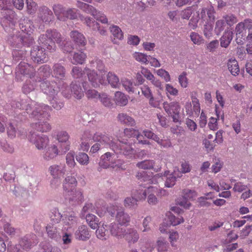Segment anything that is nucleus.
Returning <instances> with one entry per match:
<instances>
[{
  "label": "nucleus",
  "mask_w": 252,
  "mask_h": 252,
  "mask_svg": "<svg viewBox=\"0 0 252 252\" xmlns=\"http://www.w3.org/2000/svg\"><path fill=\"white\" fill-rule=\"evenodd\" d=\"M70 38L74 43L78 47H85L87 44V40L85 36L78 31H72L69 34Z\"/></svg>",
  "instance_id": "nucleus-19"
},
{
  "label": "nucleus",
  "mask_w": 252,
  "mask_h": 252,
  "mask_svg": "<svg viewBox=\"0 0 252 252\" xmlns=\"http://www.w3.org/2000/svg\"><path fill=\"white\" fill-rule=\"evenodd\" d=\"M128 244H134L137 242L139 238L137 230L133 228L126 229L124 237Z\"/></svg>",
  "instance_id": "nucleus-25"
},
{
  "label": "nucleus",
  "mask_w": 252,
  "mask_h": 252,
  "mask_svg": "<svg viewBox=\"0 0 252 252\" xmlns=\"http://www.w3.org/2000/svg\"><path fill=\"white\" fill-rule=\"evenodd\" d=\"M125 231L126 229L121 228L119 226V224L112 223L110 226V232L111 234L119 239L124 237Z\"/></svg>",
  "instance_id": "nucleus-42"
},
{
  "label": "nucleus",
  "mask_w": 252,
  "mask_h": 252,
  "mask_svg": "<svg viewBox=\"0 0 252 252\" xmlns=\"http://www.w3.org/2000/svg\"><path fill=\"white\" fill-rule=\"evenodd\" d=\"M183 194L184 199L179 202V204L185 209H189L191 206V204L188 199H193L197 195L196 192L194 190L185 189L183 191Z\"/></svg>",
  "instance_id": "nucleus-20"
},
{
  "label": "nucleus",
  "mask_w": 252,
  "mask_h": 252,
  "mask_svg": "<svg viewBox=\"0 0 252 252\" xmlns=\"http://www.w3.org/2000/svg\"><path fill=\"white\" fill-rule=\"evenodd\" d=\"M81 20L86 24L88 27L95 31L98 28L99 24L95 22L93 18L90 17H84L82 15L80 16Z\"/></svg>",
  "instance_id": "nucleus-47"
},
{
  "label": "nucleus",
  "mask_w": 252,
  "mask_h": 252,
  "mask_svg": "<svg viewBox=\"0 0 252 252\" xmlns=\"http://www.w3.org/2000/svg\"><path fill=\"white\" fill-rule=\"evenodd\" d=\"M136 176L141 182H147V184H156L158 182L156 181L157 179H161L160 176H159L158 174L156 175L152 179H149V177L147 176L146 172L145 171L138 172Z\"/></svg>",
  "instance_id": "nucleus-33"
},
{
  "label": "nucleus",
  "mask_w": 252,
  "mask_h": 252,
  "mask_svg": "<svg viewBox=\"0 0 252 252\" xmlns=\"http://www.w3.org/2000/svg\"><path fill=\"white\" fill-rule=\"evenodd\" d=\"M167 97L170 99V96H175L178 95V90L170 84H166L165 86Z\"/></svg>",
  "instance_id": "nucleus-50"
},
{
  "label": "nucleus",
  "mask_w": 252,
  "mask_h": 252,
  "mask_svg": "<svg viewBox=\"0 0 252 252\" xmlns=\"http://www.w3.org/2000/svg\"><path fill=\"white\" fill-rule=\"evenodd\" d=\"M86 220L91 228L95 229L97 227L98 220L95 216L89 214L86 216Z\"/></svg>",
  "instance_id": "nucleus-48"
},
{
  "label": "nucleus",
  "mask_w": 252,
  "mask_h": 252,
  "mask_svg": "<svg viewBox=\"0 0 252 252\" xmlns=\"http://www.w3.org/2000/svg\"><path fill=\"white\" fill-rule=\"evenodd\" d=\"M117 118L118 121L122 124L130 126H134L136 124L134 119L126 113H119Z\"/></svg>",
  "instance_id": "nucleus-35"
},
{
  "label": "nucleus",
  "mask_w": 252,
  "mask_h": 252,
  "mask_svg": "<svg viewBox=\"0 0 252 252\" xmlns=\"http://www.w3.org/2000/svg\"><path fill=\"white\" fill-rule=\"evenodd\" d=\"M140 188L138 189L134 190L132 192V195L138 201L145 200L148 192L147 187L142 188L141 185H140Z\"/></svg>",
  "instance_id": "nucleus-37"
},
{
  "label": "nucleus",
  "mask_w": 252,
  "mask_h": 252,
  "mask_svg": "<svg viewBox=\"0 0 252 252\" xmlns=\"http://www.w3.org/2000/svg\"><path fill=\"white\" fill-rule=\"evenodd\" d=\"M155 162L153 160H145L141 162H139L136 164V166L143 169H154Z\"/></svg>",
  "instance_id": "nucleus-52"
},
{
  "label": "nucleus",
  "mask_w": 252,
  "mask_h": 252,
  "mask_svg": "<svg viewBox=\"0 0 252 252\" xmlns=\"http://www.w3.org/2000/svg\"><path fill=\"white\" fill-rule=\"evenodd\" d=\"M65 69L64 66L60 63H56L53 67V75L55 78L63 80L65 77Z\"/></svg>",
  "instance_id": "nucleus-34"
},
{
  "label": "nucleus",
  "mask_w": 252,
  "mask_h": 252,
  "mask_svg": "<svg viewBox=\"0 0 252 252\" xmlns=\"http://www.w3.org/2000/svg\"><path fill=\"white\" fill-rule=\"evenodd\" d=\"M85 71L87 74L89 80L93 87H96L98 86L99 84L104 83V79L102 77H99L97 73L94 70H91L89 68L86 67Z\"/></svg>",
  "instance_id": "nucleus-18"
},
{
  "label": "nucleus",
  "mask_w": 252,
  "mask_h": 252,
  "mask_svg": "<svg viewBox=\"0 0 252 252\" xmlns=\"http://www.w3.org/2000/svg\"><path fill=\"white\" fill-rule=\"evenodd\" d=\"M179 238V234L177 231L170 232L169 239L172 247H176V243Z\"/></svg>",
  "instance_id": "nucleus-63"
},
{
  "label": "nucleus",
  "mask_w": 252,
  "mask_h": 252,
  "mask_svg": "<svg viewBox=\"0 0 252 252\" xmlns=\"http://www.w3.org/2000/svg\"><path fill=\"white\" fill-rule=\"evenodd\" d=\"M19 33V32H16V34L10 35L8 38L9 44L13 48H20L23 46L22 41L24 39L22 38Z\"/></svg>",
  "instance_id": "nucleus-30"
},
{
  "label": "nucleus",
  "mask_w": 252,
  "mask_h": 252,
  "mask_svg": "<svg viewBox=\"0 0 252 252\" xmlns=\"http://www.w3.org/2000/svg\"><path fill=\"white\" fill-rule=\"evenodd\" d=\"M245 29L242 22L239 23L236 26L235 30L236 36V41L238 44L241 45L243 44L245 39L244 37L245 36Z\"/></svg>",
  "instance_id": "nucleus-32"
},
{
  "label": "nucleus",
  "mask_w": 252,
  "mask_h": 252,
  "mask_svg": "<svg viewBox=\"0 0 252 252\" xmlns=\"http://www.w3.org/2000/svg\"><path fill=\"white\" fill-rule=\"evenodd\" d=\"M124 134L126 137L130 138L136 136V138L140 144L149 145L150 142L147 140H142V135H141L138 130L132 128H126L124 129Z\"/></svg>",
  "instance_id": "nucleus-23"
},
{
  "label": "nucleus",
  "mask_w": 252,
  "mask_h": 252,
  "mask_svg": "<svg viewBox=\"0 0 252 252\" xmlns=\"http://www.w3.org/2000/svg\"><path fill=\"white\" fill-rule=\"evenodd\" d=\"M233 33L231 31L225 32L220 38V46L222 47L226 48L230 44L232 39Z\"/></svg>",
  "instance_id": "nucleus-45"
},
{
  "label": "nucleus",
  "mask_w": 252,
  "mask_h": 252,
  "mask_svg": "<svg viewBox=\"0 0 252 252\" xmlns=\"http://www.w3.org/2000/svg\"><path fill=\"white\" fill-rule=\"evenodd\" d=\"M38 81L41 82L40 87L42 92L50 96H54L57 94L58 92V89L56 87V84L55 82H52L47 81H42L41 78Z\"/></svg>",
  "instance_id": "nucleus-12"
},
{
  "label": "nucleus",
  "mask_w": 252,
  "mask_h": 252,
  "mask_svg": "<svg viewBox=\"0 0 252 252\" xmlns=\"http://www.w3.org/2000/svg\"><path fill=\"white\" fill-rule=\"evenodd\" d=\"M168 243L164 239H160L157 241V250L158 252H167Z\"/></svg>",
  "instance_id": "nucleus-59"
},
{
  "label": "nucleus",
  "mask_w": 252,
  "mask_h": 252,
  "mask_svg": "<svg viewBox=\"0 0 252 252\" xmlns=\"http://www.w3.org/2000/svg\"><path fill=\"white\" fill-rule=\"evenodd\" d=\"M48 171L52 177H63L65 173V169L59 165L53 164L48 169Z\"/></svg>",
  "instance_id": "nucleus-28"
},
{
  "label": "nucleus",
  "mask_w": 252,
  "mask_h": 252,
  "mask_svg": "<svg viewBox=\"0 0 252 252\" xmlns=\"http://www.w3.org/2000/svg\"><path fill=\"white\" fill-rule=\"evenodd\" d=\"M69 135L65 131H61L57 134V140L60 143L59 147L63 148V151L67 152L70 149V142Z\"/></svg>",
  "instance_id": "nucleus-14"
},
{
  "label": "nucleus",
  "mask_w": 252,
  "mask_h": 252,
  "mask_svg": "<svg viewBox=\"0 0 252 252\" xmlns=\"http://www.w3.org/2000/svg\"><path fill=\"white\" fill-rule=\"evenodd\" d=\"M77 6L82 9L84 12L90 14L93 17L95 16L97 13H99V11L97 10L93 6L89 4L80 1H77L76 3Z\"/></svg>",
  "instance_id": "nucleus-31"
},
{
  "label": "nucleus",
  "mask_w": 252,
  "mask_h": 252,
  "mask_svg": "<svg viewBox=\"0 0 252 252\" xmlns=\"http://www.w3.org/2000/svg\"><path fill=\"white\" fill-rule=\"evenodd\" d=\"M19 27L27 35H31L35 28L32 22L27 17H24L19 20Z\"/></svg>",
  "instance_id": "nucleus-17"
},
{
  "label": "nucleus",
  "mask_w": 252,
  "mask_h": 252,
  "mask_svg": "<svg viewBox=\"0 0 252 252\" xmlns=\"http://www.w3.org/2000/svg\"><path fill=\"white\" fill-rule=\"evenodd\" d=\"M222 18L224 20L225 23L229 26H232L237 23V17L233 14H229L223 16Z\"/></svg>",
  "instance_id": "nucleus-60"
},
{
  "label": "nucleus",
  "mask_w": 252,
  "mask_h": 252,
  "mask_svg": "<svg viewBox=\"0 0 252 252\" xmlns=\"http://www.w3.org/2000/svg\"><path fill=\"white\" fill-rule=\"evenodd\" d=\"M53 9L57 19L60 21H64V16L66 9L62 5L60 4H54Z\"/></svg>",
  "instance_id": "nucleus-40"
},
{
  "label": "nucleus",
  "mask_w": 252,
  "mask_h": 252,
  "mask_svg": "<svg viewBox=\"0 0 252 252\" xmlns=\"http://www.w3.org/2000/svg\"><path fill=\"white\" fill-rule=\"evenodd\" d=\"M163 108L169 116H170L174 122L177 123L180 121V111L181 109L179 103L176 101L171 102H164L163 103Z\"/></svg>",
  "instance_id": "nucleus-7"
},
{
  "label": "nucleus",
  "mask_w": 252,
  "mask_h": 252,
  "mask_svg": "<svg viewBox=\"0 0 252 252\" xmlns=\"http://www.w3.org/2000/svg\"><path fill=\"white\" fill-rule=\"evenodd\" d=\"M53 9L57 19L60 21H64V16L66 9L62 5L60 4H54Z\"/></svg>",
  "instance_id": "nucleus-39"
},
{
  "label": "nucleus",
  "mask_w": 252,
  "mask_h": 252,
  "mask_svg": "<svg viewBox=\"0 0 252 252\" xmlns=\"http://www.w3.org/2000/svg\"><path fill=\"white\" fill-rule=\"evenodd\" d=\"M148 192L147 193V202L151 205H155L158 203V199L155 194L158 191L156 186L147 187Z\"/></svg>",
  "instance_id": "nucleus-29"
},
{
  "label": "nucleus",
  "mask_w": 252,
  "mask_h": 252,
  "mask_svg": "<svg viewBox=\"0 0 252 252\" xmlns=\"http://www.w3.org/2000/svg\"><path fill=\"white\" fill-rule=\"evenodd\" d=\"M93 139L100 145L110 147L116 154H123L126 158H130L134 154L131 145L110 137L105 133L96 132L94 134Z\"/></svg>",
  "instance_id": "nucleus-2"
},
{
  "label": "nucleus",
  "mask_w": 252,
  "mask_h": 252,
  "mask_svg": "<svg viewBox=\"0 0 252 252\" xmlns=\"http://www.w3.org/2000/svg\"><path fill=\"white\" fill-rule=\"evenodd\" d=\"M110 30L114 37L112 40L114 43L117 44L118 41L123 39V32L118 26L112 25L110 27Z\"/></svg>",
  "instance_id": "nucleus-36"
},
{
  "label": "nucleus",
  "mask_w": 252,
  "mask_h": 252,
  "mask_svg": "<svg viewBox=\"0 0 252 252\" xmlns=\"http://www.w3.org/2000/svg\"><path fill=\"white\" fill-rule=\"evenodd\" d=\"M141 90L142 94L149 99L150 104L155 107L153 104L154 98L150 88L147 85H144L141 88Z\"/></svg>",
  "instance_id": "nucleus-46"
},
{
  "label": "nucleus",
  "mask_w": 252,
  "mask_h": 252,
  "mask_svg": "<svg viewBox=\"0 0 252 252\" xmlns=\"http://www.w3.org/2000/svg\"><path fill=\"white\" fill-rule=\"evenodd\" d=\"M76 160L81 165H87L89 162V157L85 153H80L76 156Z\"/></svg>",
  "instance_id": "nucleus-55"
},
{
  "label": "nucleus",
  "mask_w": 252,
  "mask_h": 252,
  "mask_svg": "<svg viewBox=\"0 0 252 252\" xmlns=\"http://www.w3.org/2000/svg\"><path fill=\"white\" fill-rule=\"evenodd\" d=\"M1 13L0 18L1 26L6 32H13L15 30L17 20L15 13L10 9H7L2 11Z\"/></svg>",
  "instance_id": "nucleus-5"
},
{
  "label": "nucleus",
  "mask_w": 252,
  "mask_h": 252,
  "mask_svg": "<svg viewBox=\"0 0 252 252\" xmlns=\"http://www.w3.org/2000/svg\"><path fill=\"white\" fill-rule=\"evenodd\" d=\"M63 148L60 147L59 149L55 144L51 145L45 151L43 158L46 160H50L55 158L58 155H62L66 153L63 151Z\"/></svg>",
  "instance_id": "nucleus-13"
},
{
  "label": "nucleus",
  "mask_w": 252,
  "mask_h": 252,
  "mask_svg": "<svg viewBox=\"0 0 252 252\" xmlns=\"http://www.w3.org/2000/svg\"><path fill=\"white\" fill-rule=\"evenodd\" d=\"M62 35L56 30H48L46 34H42L38 39V42L42 46L46 48L50 52L56 50L55 43H61L62 41Z\"/></svg>",
  "instance_id": "nucleus-3"
},
{
  "label": "nucleus",
  "mask_w": 252,
  "mask_h": 252,
  "mask_svg": "<svg viewBox=\"0 0 252 252\" xmlns=\"http://www.w3.org/2000/svg\"><path fill=\"white\" fill-rule=\"evenodd\" d=\"M87 57L86 54L82 51L75 52L73 55L71 63L74 64H82L86 61Z\"/></svg>",
  "instance_id": "nucleus-43"
},
{
  "label": "nucleus",
  "mask_w": 252,
  "mask_h": 252,
  "mask_svg": "<svg viewBox=\"0 0 252 252\" xmlns=\"http://www.w3.org/2000/svg\"><path fill=\"white\" fill-rule=\"evenodd\" d=\"M30 103L26 100H22L13 104L16 107L20 109H25L29 114L30 118L33 120L39 121L37 123H32V126L33 128L42 132H46L50 130L51 127L46 121L50 117V109L49 106L45 104H40L30 100Z\"/></svg>",
  "instance_id": "nucleus-1"
},
{
  "label": "nucleus",
  "mask_w": 252,
  "mask_h": 252,
  "mask_svg": "<svg viewBox=\"0 0 252 252\" xmlns=\"http://www.w3.org/2000/svg\"><path fill=\"white\" fill-rule=\"evenodd\" d=\"M114 99L116 104L121 106H126L128 103L127 96L119 91L115 93Z\"/></svg>",
  "instance_id": "nucleus-41"
},
{
  "label": "nucleus",
  "mask_w": 252,
  "mask_h": 252,
  "mask_svg": "<svg viewBox=\"0 0 252 252\" xmlns=\"http://www.w3.org/2000/svg\"><path fill=\"white\" fill-rule=\"evenodd\" d=\"M99 99L102 104L105 107H110L113 105L111 98L106 94H102L99 95Z\"/></svg>",
  "instance_id": "nucleus-61"
},
{
  "label": "nucleus",
  "mask_w": 252,
  "mask_h": 252,
  "mask_svg": "<svg viewBox=\"0 0 252 252\" xmlns=\"http://www.w3.org/2000/svg\"><path fill=\"white\" fill-rule=\"evenodd\" d=\"M190 38L194 44L199 45L204 43V39L202 36L195 32L190 33Z\"/></svg>",
  "instance_id": "nucleus-57"
},
{
  "label": "nucleus",
  "mask_w": 252,
  "mask_h": 252,
  "mask_svg": "<svg viewBox=\"0 0 252 252\" xmlns=\"http://www.w3.org/2000/svg\"><path fill=\"white\" fill-rule=\"evenodd\" d=\"M121 83L125 89L129 93H133L134 92V85L133 82L126 78L121 79Z\"/></svg>",
  "instance_id": "nucleus-49"
},
{
  "label": "nucleus",
  "mask_w": 252,
  "mask_h": 252,
  "mask_svg": "<svg viewBox=\"0 0 252 252\" xmlns=\"http://www.w3.org/2000/svg\"><path fill=\"white\" fill-rule=\"evenodd\" d=\"M50 67L47 65H43L41 66L38 69L39 74L40 76L42 77V81H44L46 78L50 75Z\"/></svg>",
  "instance_id": "nucleus-53"
},
{
  "label": "nucleus",
  "mask_w": 252,
  "mask_h": 252,
  "mask_svg": "<svg viewBox=\"0 0 252 252\" xmlns=\"http://www.w3.org/2000/svg\"><path fill=\"white\" fill-rule=\"evenodd\" d=\"M37 16L40 21L46 24L49 23L54 18L52 11L45 6L39 8Z\"/></svg>",
  "instance_id": "nucleus-15"
},
{
  "label": "nucleus",
  "mask_w": 252,
  "mask_h": 252,
  "mask_svg": "<svg viewBox=\"0 0 252 252\" xmlns=\"http://www.w3.org/2000/svg\"><path fill=\"white\" fill-rule=\"evenodd\" d=\"M77 185V180L74 176H68L65 177L63 183L64 193L66 194L72 192L75 189Z\"/></svg>",
  "instance_id": "nucleus-16"
},
{
  "label": "nucleus",
  "mask_w": 252,
  "mask_h": 252,
  "mask_svg": "<svg viewBox=\"0 0 252 252\" xmlns=\"http://www.w3.org/2000/svg\"><path fill=\"white\" fill-rule=\"evenodd\" d=\"M227 68L231 74L233 76H236L240 72L239 66L238 62L234 58H231L228 60Z\"/></svg>",
  "instance_id": "nucleus-38"
},
{
  "label": "nucleus",
  "mask_w": 252,
  "mask_h": 252,
  "mask_svg": "<svg viewBox=\"0 0 252 252\" xmlns=\"http://www.w3.org/2000/svg\"><path fill=\"white\" fill-rule=\"evenodd\" d=\"M184 220L182 217H176L171 212H168L166 214L162 223L159 226V229L162 233H166L167 228L171 225L176 226L184 222Z\"/></svg>",
  "instance_id": "nucleus-6"
},
{
  "label": "nucleus",
  "mask_w": 252,
  "mask_h": 252,
  "mask_svg": "<svg viewBox=\"0 0 252 252\" xmlns=\"http://www.w3.org/2000/svg\"><path fill=\"white\" fill-rule=\"evenodd\" d=\"M133 57L137 62L143 64H147L149 63V57L144 53L135 52L133 54Z\"/></svg>",
  "instance_id": "nucleus-54"
},
{
  "label": "nucleus",
  "mask_w": 252,
  "mask_h": 252,
  "mask_svg": "<svg viewBox=\"0 0 252 252\" xmlns=\"http://www.w3.org/2000/svg\"><path fill=\"white\" fill-rule=\"evenodd\" d=\"M46 232L48 237L51 238H55L57 236V228L53 224H48L46 227Z\"/></svg>",
  "instance_id": "nucleus-58"
},
{
  "label": "nucleus",
  "mask_w": 252,
  "mask_h": 252,
  "mask_svg": "<svg viewBox=\"0 0 252 252\" xmlns=\"http://www.w3.org/2000/svg\"><path fill=\"white\" fill-rule=\"evenodd\" d=\"M95 233L97 237L102 240H105L108 237V231L103 226L99 227Z\"/></svg>",
  "instance_id": "nucleus-56"
},
{
  "label": "nucleus",
  "mask_w": 252,
  "mask_h": 252,
  "mask_svg": "<svg viewBox=\"0 0 252 252\" xmlns=\"http://www.w3.org/2000/svg\"><path fill=\"white\" fill-rule=\"evenodd\" d=\"M62 218V214L57 209H54L52 212V214L50 215V218L52 221L54 223H59L61 220Z\"/></svg>",
  "instance_id": "nucleus-64"
},
{
  "label": "nucleus",
  "mask_w": 252,
  "mask_h": 252,
  "mask_svg": "<svg viewBox=\"0 0 252 252\" xmlns=\"http://www.w3.org/2000/svg\"><path fill=\"white\" fill-rule=\"evenodd\" d=\"M75 238L79 240L86 241L88 240L91 235L86 225L80 226L75 232Z\"/></svg>",
  "instance_id": "nucleus-27"
},
{
  "label": "nucleus",
  "mask_w": 252,
  "mask_h": 252,
  "mask_svg": "<svg viewBox=\"0 0 252 252\" xmlns=\"http://www.w3.org/2000/svg\"><path fill=\"white\" fill-rule=\"evenodd\" d=\"M17 77L20 74L27 76L30 78L34 76L35 69L32 66L25 62H21L16 68Z\"/></svg>",
  "instance_id": "nucleus-11"
},
{
  "label": "nucleus",
  "mask_w": 252,
  "mask_h": 252,
  "mask_svg": "<svg viewBox=\"0 0 252 252\" xmlns=\"http://www.w3.org/2000/svg\"><path fill=\"white\" fill-rule=\"evenodd\" d=\"M110 152H106L102 155L99 162L100 167L103 168H112L115 170L126 169L124 161L120 159H116V155ZM123 155V154H121Z\"/></svg>",
  "instance_id": "nucleus-4"
},
{
  "label": "nucleus",
  "mask_w": 252,
  "mask_h": 252,
  "mask_svg": "<svg viewBox=\"0 0 252 252\" xmlns=\"http://www.w3.org/2000/svg\"><path fill=\"white\" fill-rule=\"evenodd\" d=\"M45 47L34 46L31 52L32 60L37 63H43L47 60V55L45 52Z\"/></svg>",
  "instance_id": "nucleus-10"
},
{
  "label": "nucleus",
  "mask_w": 252,
  "mask_h": 252,
  "mask_svg": "<svg viewBox=\"0 0 252 252\" xmlns=\"http://www.w3.org/2000/svg\"><path fill=\"white\" fill-rule=\"evenodd\" d=\"M62 94L66 98H70L71 94L77 99H80L84 96V92L80 86L76 84V82H72L70 84L68 90L65 89L63 90Z\"/></svg>",
  "instance_id": "nucleus-8"
},
{
  "label": "nucleus",
  "mask_w": 252,
  "mask_h": 252,
  "mask_svg": "<svg viewBox=\"0 0 252 252\" xmlns=\"http://www.w3.org/2000/svg\"><path fill=\"white\" fill-rule=\"evenodd\" d=\"M138 201L132 195L131 197H126L124 201V205L126 208H134L137 205Z\"/></svg>",
  "instance_id": "nucleus-51"
},
{
  "label": "nucleus",
  "mask_w": 252,
  "mask_h": 252,
  "mask_svg": "<svg viewBox=\"0 0 252 252\" xmlns=\"http://www.w3.org/2000/svg\"><path fill=\"white\" fill-rule=\"evenodd\" d=\"M93 135L90 130H85L81 138V144L80 145L81 149L84 151H88L90 144L92 143Z\"/></svg>",
  "instance_id": "nucleus-22"
},
{
  "label": "nucleus",
  "mask_w": 252,
  "mask_h": 252,
  "mask_svg": "<svg viewBox=\"0 0 252 252\" xmlns=\"http://www.w3.org/2000/svg\"><path fill=\"white\" fill-rule=\"evenodd\" d=\"M71 74L74 78L78 79L83 77L85 74L84 71L78 66H74L71 70Z\"/></svg>",
  "instance_id": "nucleus-62"
},
{
  "label": "nucleus",
  "mask_w": 252,
  "mask_h": 252,
  "mask_svg": "<svg viewBox=\"0 0 252 252\" xmlns=\"http://www.w3.org/2000/svg\"><path fill=\"white\" fill-rule=\"evenodd\" d=\"M30 141L32 143L38 150H42L45 148L49 142V139L47 136L41 134L37 135L32 133L29 136Z\"/></svg>",
  "instance_id": "nucleus-9"
},
{
  "label": "nucleus",
  "mask_w": 252,
  "mask_h": 252,
  "mask_svg": "<svg viewBox=\"0 0 252 252\" xmlns=\"http://www.w3.org/2000/svg\"><path fill=\"white\" fill-rule=\"evenodd\" d=\"M107 79L112 87L118 88L120 86L119 78L114 73L109 72L107 75Z\"/></svg>",
  "instance_id": "nucleus-44"
},
{
  "label": "nucleus",
  "mask_w": 252,
  "mask_h": 252,
  "mask_svg": "<svg viewBox=\"0 0 252 252\" xmlns=\"http://www.w3.org/2000/svg\"><path fill=\"white\" fill-rule=\"evenodd\" d=\"M66 195H68L69 202L73 205L79 204L83 201V192L80 189L73 190Z\"/></svg>",
  "instance_id": "nucleus-26"
},
{
  "label": "nucleus",
  "mask_w": 252,
  "mask_h": 252,
  "mask_svg": "<svg viewBox=\"0 0 252 252\" xmlns=\"http://www.w3.org/2000/svg\"><path fill=\"white\" fill-rule=\"evenodd\" d=\"M116 220L119 224L126 226L130 221V217L125 212L123 207H121L116 215Z\"/></svg>",
  "instance_id": "nucleus-24"
},
{
  "label": "nucleus",
  "mask_w": 252,
  "mask_h": 252,
  "mask_svg": "<svg viewBox=\"0 0 252 252\" xmlns=\"http://www.w3.org/2000/svg\"><path fill=\"white\" fill-rule=\"evenodd\" d=\"M96 208H93V205L92 203L86 204L83 208L82 211L84 212L91 211H93V209H95L96 213L99 217L104 216L107 213V207H105L103 204H100L97 203L95 204Z\"/></svg>",
  "instance_id": "nucleus-21"
}]
</instances>
